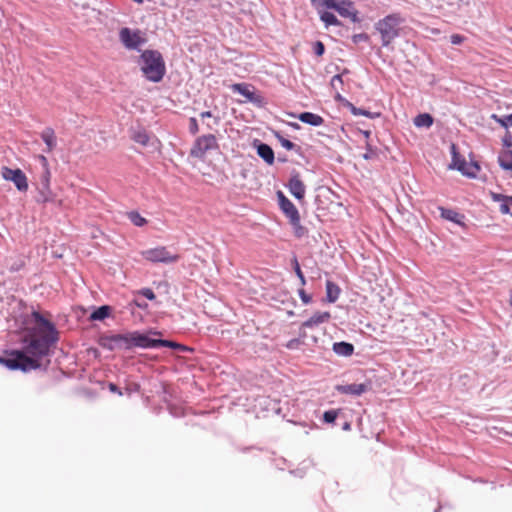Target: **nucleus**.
Here are the masks:
<instances>
[{"instance_id":"38","label":"nucleus","mask_w":512,"mask_h":512,"mask_svg":"<svg viewBox=\"0 0 512 512\" xmlns=\"http://www.w3.org/2000/svg\"><path fill=\"white\" fill-rule=\"evenodd\" d=\"M377 156L376 149L372 148L369 144H367L366 152L363 154V158L365 160L374 159Z\"/></svg>"},{"instance_id":"29","label":"nucleus","mask_w":512,"mask_h":512,"mask_svg":"<svg viewBox=\"0 0 512 512\" xmlns=\"http://www.w3.org/2000/svg\"><path fill=\"white\" fill-rule=\"evenodd\" d=\"M353 9H355V5L352 1L350 0H342L338 9H337V12L339 13V15L341 17H344L346 18L347 16H349L351 14V12L353 11Z\"/></svg>"},{"instance_id":"11","label":"nucleus","mask_w":512,"mask_h":512,"mask_svg":"<svg viewBox=\"0 0 512 512\" xmlns=\"http://www.w3.org/2000/svg\"><path fill=\"white\" fill-rule=\"evenodd\" d=\"M370 388L369 384L365 383H353L348 385H337L335 389L341 394H348L354 396H360L363 393L367 392Z\"/></svg>"},{"instance_id":"14","label":"nucleus","mask_w":512,"mask_h":512,"mask_svg":"<svg viewBox=\"0 0 512 512\" xmlns=\"http://www.w3.org/2000/svg\"><path fill=\"white\" fill-rule=\"evenodd\" d=\"M257 148V154L260 158H262L267 164L272 165L275 161L274 151L266 143L258 142L255 144Z\"/></svg>"},{"instance_id":"39","label":"nucleus","mask_w":512,"mask_h":512,"mask_svg":"<svg viewBox=\"0 0 512 512\" xmlns=\"http://www.w3.org/2000/svg\"><path fill=\"white\" fill-rule=\"evenodd\" d=\"M492 118L494 120H496V122H498L502 127L504 128H508L510 125V122H508L507 118H508V115H505L503 117H499L497 116L496 114H493L492 115Z\"/></svg>"},{"instance_id":"50","label":"nucleus","mask_w":512,"mask_h":512,"mask_svg":"<svg viewBox=\"0 0 512 512\" xmlns=\"http://www.w3.org/2000/svg\"><path fill=\"white\" fill-rule=\"evenodd\" d=\"M503 142H504V145L505 146H512V136H506L504 139H503Z\"/></svg>"},{"instance_id":"28","label":"nucleus","mask_w":512,"mask_h":512,"mask_svg":"<svg viewBox=\"0 0 512 512\" xmlns=\"http://www.w3.org/2000/svg\"><path fill=\"white\" fill-rule=\"evenodd\" d=\"M111 308L107 305L98 307L90 315V319L93 321H102L110 315Z\"/></svg>"},{"instance_id":"56","label":"nucleus","mask_w":512,"mask_h":512,"mask_svg":"<svg viewBox=\"0 0 512 512\" xmlns=\"http://www.w3.org/2000/svg\"><path fill=\"white\" fill-rule=\"evenodd\" d=\"M509 304H510V306L512 307V291H511V293H510V300H509Z\"/></svg>"},{"instance_id":"16","label":"nucleus","mask_w":512,"mask_h":512,"mask_svg":"<svg viewBox=\"0 0 512 512\" xmlns=\"http://www.w3.org/2000/svg\"><path fill=\"white\" fill-rule=\"evenodd\" d=\"M457 170L467 177L475 178L480 170V166L474 161L467 163L466 160H461V164L457 167Z\"/></svg>"},{"instance_id":"41","label":"nucleus","mask_w":512,"mask_h":512,"mask_svg":"<svg viewBox=\"0 0 512 512\" xmlns=\"http://www.w3.org/2000/svg\"><path fill=\"white\" fill-rule=\"evenodd\" d=\"M313 51L315 55L322 56L325 52V46L321 41H316L314 43Z\"/></svg>"},{"instance_id":"52","label":"nucleus","mask_w":512,"mask_h":512,"mask_svg":"<svg viewBox=\"0 0 512 512\" xmlns=\"http://www.w3.org/2000/svg\"><path fill=\"white\" fill-rule=\"evenodd\" d=\"M201 118H207V117H211L212 116V113L210 111H204L200 114Z\"/></svg>"},{"instance_id":"45","label":"nucleus","mask_w":512,"mask_h":512,"mask_svg":"<svg viewBox=\"0 0 512 512\" xmlns=\"http://www.w3.org/2000/svg\"><path fill=\"white\" fill-rule=\"evenodd\" d=\"M464 39H465V37L460 35V34H453L450 37V42L453 45H459V44H461L464 41Z\"/></svg>"},{"instance_id":"20","label":"nucleus","mask_w":512,"mask_h":512,"mask_svg":"<svg viewBox=\"0 0 512 512\" xmlns=\"http://www.w3.org/2000/svg\"><path fill=\"white\" fill-rule=\"evenodd\" d=\"M298 119L305 124L316 127L324 123V119L320 115L312 112H303L299 114Z\"/></svg>"},{"instance_id":"21","label":"nucleus","mask_w":512,"mask_h":512,"mask_svg":"<svg viewBox=\"0 0 512 512\" xmlns=\"http://www.w3.org/2000/svg\"><path fill=\"white\" fill-rule=\"evenodd\" d=\"M333 351L340 356H351L354 352V346L348 342H336L333 344Z\"/></svg>"},{"instance_id":"25","label":"nucleus","mask_w":512,"mask_h":512,"mask_svg":"<svg viewBox=\"0 0 512 512\" xmlns=\"http://www.w3.org/2000/svg\"><path fill=\"white\" fill-rule=\"evenodd\" d=\"M342 0H311L312 5L319 10V8L334 9L337 11Z\"/></svg>"},{"instance_id":"2","label":"nucleus","mask_w":512,"mask_h":512,"mask_svg":"<svg viewBox=\"0 0 512 512\" xmlns=\"http://www.w3.org/2000/svg\"><path fill=\"white\" fill-rule=\"evenodd\" d=\"M149 336L139 331L112 334L101 338V346L110 351L130 350L134 347L149 348Z\"/></svg>"},{"instance_id":"9","label":"nucleus","mask_w":512,"mask_h":512,"mask_svg":"<svg viewBox=\"0 0 512 512\" xmlns=\"http://www.w3.org/2000/svg\"><path fill=\"white\" fill-rule=\"evenodd\" d=\"M278 204L282 212L289 219L291 225H298L300 215L295 205L284 195L282 191L277 192Z\"/></svg>"},{"instance_id":"37","label":"nucleus","mask_w":512,"mask_h":512,"mask_svg":"<svg viewBox=\"0 0 512 512\" xmlns=\"http://www.w3.org/2000/svg\"><path fill=\"white\" fill-rule=\"evenodd\" d=\"M370 39L367 33H359L352 36V41L354 44H358L360 42H368Z\"/></svg>"},{"instance_id":"15","label":"nucleus","mask_w":512,"mask_h":512,"mask_svg":"<svg viewBox=\"0 0 512 512\" xmlns=\"http://www.w3.org/2000/svg\"><path fill=\"white\" fill-rule=\"evenodd\" d=\"M438 209H439L440 215L443 219L451 221L460 226L464 225L465 216L463 214H460L453 209H448V208H444V207H439Z\"/></svg>"},{"instance_id":"54","label":"nucleus","mask_w":512,"mask_h":512,"mask_svg":"<svg viewBox=\"0 0 512 512\" xmlns=\"http://www.w3.org/2000/svg\"><path fill=\"white\" fill-rule=\"evenodd\" d=\"M343 429L344 430L350 429V424L349 423H345L344 426H343Z\"/></svg>"},{"instance_id":"46","label":"nucleus","mask_w":512,"mask_h":512,"mask_svg":"<svg viewBox=\"0 0 512 512\" xmlns=\"http://www.w3.org/2000/svg\"><path fill=\"white\" fill-rule=\"evenodd\" d=\"M342 85L343 84V81H342V75L340 74H336L332 77L331 79V86L335 89H337V85Z\"/></svg>"},{"instance_id":"22","label":"nucleus","mask_w":512,"mask_h":512,"mask_svg":"<svg viewBox=\"0 0 512 512\" xmlns=\"http://www.w3.org/2000/svg\"><path fill=\"white\" fill-rule=\"evenodd\" d=\"M232 91L235 93H239L244 96L247 100H254V92L249 89V86L245 83H236L232 85Z\"/></svg>"},{"instance_id":"51","label":"nucleus","mask_w":512,"mask_h":512,"mask_svg":"<svg viewBox=\"0 0 512 512\" xmlns=\"http://www.w3.org/2000/svg\"><path fill=\"white\" fill-rule=\"evenodd\" d=\"M109 389H110V391H112V392H117V393H119L120 395L122 394V393L118 390V387H117L115 384H113V383H110V384H109Z\"/></svg>"},{"instance_id":"24","label":"nucleus","mask_w":512,"mask_h":512,"mask_svg":"<svg viewBox=\"0 0 512 512\" xmlns=\"http://www.w3.org/2000/svg\"><path fill=\"white\" fill-rule=\"evenodd\" d=\"M320 19L324 22L326 27L329 26H340L342 23L338 18L331 12L318 10Z\"/></svg>"},{"instance_id":"34","label":"nucleus","mask_w":512,"mask_h":512,"mask_svg":"<svg viewBox=\"0 0 512 512\" xmlns=\"http://www.w3.org/2000/svg\"><path fill=\"white\" fill-rule=\"evenodd\" d=\"M292 265H293V269L295 271L296 276L300 280L301 285L304 286L306 284V279H305V276L300 268V264L296 257H293Z\"/></svg>"},{"instance_id":"47","label":"nucleus","mask_w":512,"mask_h":512,"mask_svg":"<svg viewBox=\"0 0 512 512\" xmlns=\"http://www.w3.org/2000/svg\"><path fill=\"white\" fill-rule=\"evenodd\" d=\"M346 18H349L353 23H360L361 22V18L359 17V12L357 11L356 8L353 9L351 14L349 16H347Z\"/></svg>"},{"instance_id":"57","label":"nucleus","mask_w":512,"mask_h":512,"mask_svg":"<svg viewBox=\"0 0 512 512\" xmlns=\"http://www.w3.org/2000/svg\"><path fill=\"white\" fill-rule=\"evenodd\" d=\"M278 160H279V161H281V162H285V161H286V158L279 157V158H278Z\"/></svg>"},{"instance_id":"32","label":"nucleus","mask_w":512,"mask_h":512,"mask_svg":"<svg viewBox=\"0 0 512 512\" xmlns=\"http://www.w3.org/2000/svg\"><path fill=\"white\" fill-rule=\"evenodd\" d=\"M452 163L450 164L451 169H456L461 164V160H465L458 152L455 144L451 145Z\"/></svg>"},{"instance_id":"48","label":"nucleus","mask_w":512,"mask_h":512,"mask_svg":"<svg viewBox=\"0 0 512 512\" xmlns=\"http://www.w3.org/2000/svg\"><path fill=\"white\" fill-rule=\"evenodd\" d=\"M37 159L41 165V170L49 168L48 159L44 155H39Z\"/></svg>"},{"instance_id":"35","label":"nucleus","mask_w":512,"mask_h":512,"mask_svg":"<svg viewBox=\"0 0 512 512\" xmlns=\"http://www.w3.org/2000/svg\"><path fill=\"white\" fill-rule=\"evenodd\" d=\"M51 172L49 168L41 170L37 185H50Z\"/></svg>"},{"instance_id":"43","label":"nucleus","mask_w":512,"mask_h":512,"mask_svg":"<svg viewBox=\"0 0 512 512\" xmlns=\"http://www.w3.org/2000/svg\"><path fill=\"white\" fill-rule=\"evenodd\" d=\"M298 294L304 304H309L312 301L311 296L304 289H299Z\"/></svg>"},{"instance_id":"10","label":"nucleus","mask_w":512,"mask_h":512,"mask_svg":"<svg viewBox=\"0 0 512 512\" xmlns=\"http://www.w3.org/2000/svg\"><path fill=\"white\" fill-rule=\"evenodd\" d=\"M287 187L289 189V192L297 200L304 199V196L306 193V187H305L303 181L301 180L299 173L295 172L294 174L291 175L289 182L287 184Z\"/></svg>"},{"instance_id":"31","label":"nucleus","mask_w":512,"mask_h":512,"mask_svg":"<svg viewBox=\"0 0 512 512\" xmlns=\"http://www.w3.org/2000/svg\"><path fill=\"white\" fill-rule=\"evenodd\" d=\"M128 219L137 227L144 226L147 221L137 211H131L127 213Z\"/></svg>"},{"instance_id":"40","label":"nucleus","mask_w":512,"mask_h":512,"mask_svg":"<svg viewBox=\"0 0 512 512\" xmlns=\"http://www.w3.org/2000/svg\"><path fill=\"white\" fill-rule=\"evenodd\" d=\"M189 131L193 135H195L199 132V125H198L196 118H194V117H191L189 119Z\"/></svg>"},{"instance_id":"3","label":"nucleus","mask_w":512,"mask_h":512,"mask_svg":"<svg viewBox=\"0 0 512 512\" xmlns=\"http://www.w3.org/2000/svg\"><path fill=\"white\" fill-rule=\"evenodd\" d=\"M139 65L144 77L154 83L160 82L166 73L164 59L157 50L142 51Z\"/></svg>"},{"instance_id":"59","label":"nucleus","mask_w":512,"mask_h":512,"mask_svg":"<svg viewBox=\"0 0 512 512\" xmlns=\"http://www.w3.org/2000/svg\"><path fill=\"white\" fill-rule=\"evenodd\" d=\"M435 512H439V508L435 510Z\"/></svg>"},{"instance_id":"53","label":"nucleus","mask_w":512,"mask_h":512,"mask_svg":"<svg viewBox=\"0 0 512 512\" xmlns=\"http://www.w3.org/2000/svg\"><path fill=\"white\" fill-rule=\"evenodd\" d=\"M507 120L508 122H510V125L512 126V113L508 115Z\"/></svg>"},{"instance_id":"42","label":"nucleus","mask_w":512,"mask_h":512,"mask_svg":"<svg viewBox=\"0 0 512 512\" xmlns=\"http://www.w3.org/2000/svg\"><path fill=\"white\" fill-rule=\"evenodd\" d=\"M141 295H143L144 297H146L147 299L149 300H154L155 299V293L153 292L152 289L150 288H143L140 290L139 292Z\"/></svg>"},{"instance_id":"4","label":"nucleus","mask_w":512,"mask_h":512,"mask_svg":"<svg viewBox=\"0 0 512 512\" xmlns=\"http://www.w3.org/2000/svg\"><path fill=\"white\" fill-rule=\"evenodd\" d=\"M404 21L400 13H391L375 23L374 28L380 34L383 47L389 46L399 36V26Z\"/></svg>"},{"instance_id":"17","label":"nucleus","mask_w":512,"mask_h":512,"mask_svg":"<svg viewBox=\"0 0 512 512\" xmlns=\"http://www.w3.org/2000/svg\"><path fill=\"white\" fill-rule=\"evenodd\" d=\"M54 193L52 192L50 185H37V195L35 200L37 203H47L54 200Z\"/></svg>"},{"instance_id":"58","label":"nucleus","mask_w":512,"mask_h":512,"mask_svg":"<svg viewBox=\"0 0 512 512\" xmlns=\"http://www.w3.org/2000/svg\"><path fill=\"white\" fill-rule=\"evenodd\" d=\"M293 126L296 127V128L299 127L298 123L293 124Z\"/></svg>"},{"instance_id":"13","label":"nucleus","mask_w":512,"mask_h":512,"mask_svg":"<svg viewBox=\"0 0 512 512\" xmlns=\"http://www.w3.org/2000/svg\"><path fill=\"white\" fill-rule=\"evenodd\" d=\"M158 347H169L174 350L178 351H189L190 349L177 342H173L170 340H164V339H152L149 338V348H158Z\"/></svg>"},{"instance_id":"5","label":"nucleus","mask_w":512,"mask_h":512,"mask_svg":"<svg viewBox=\"0 0 512 512\" xmlns=\"http://www.w3.org/2000/svg\"><path fill=\"white\" fill-rule=\"evenodd\" d=\"M119 40L128 50L141 51V47L146 43L144 34L139 29L123 27L119 31Z\"/></svg>"},{"instance_id":"49","label":"nucleus","mask_w":512,"mask_h":512,"mask_svg":"<svg viewBox=\"0 0 512 512\" xmlns=\"http://www.w3.org/2000/svg\"><path fill=\"white\" fill-rule=\"evenodd\" d=\"M294 228H295V234L297 237H302L305 233V228L300 224V222L298 223V225H292Z\"/></svg>"},{"instance_id":"30","label":"nucleus","mask_w":512,"mask_h":512,"mask_svg":"<svg viewBox=\"0 0 512 512\" xmlns=\"http://www.w3.org/2000/svg\"><path fill=\"white\" fill-rule=\"evenodd\" d=\"M498 163L504 170H512V153H505L498 157Z\"/></svg>"},{"instance_id":"1","label":"nucleus","mask_w":512,"mask_h":512,"mask_svg":"<svg viewBox=\"0 0 512 512\" xmlns=\"http://www.w3.org/2000/svg\"><path fill=\"white\" fill-rule=\"evenodd\" d=\"M32 318L38 324L28 328L22 337V349L12 350L0 358V363L10 370L29 372L37 369H47L52 347L58 342L59 336L55 325L44 318L39 312L33 311Z\"/></svg>"},{"instance_id":"7","label":"nucleus","mask_w":512,"mask_h":512,"mask_svg":"<svg viewBox=\"0 0 512 512\" xmlns=\"http://www.w3.org/2000/svg\"><path fill=\"white\" fill-rule=\"evenodd\" d=\"M218 148L216 137L212 134H207L198 137L191 150L190 155L195 158L203 159L206 152Z\"/></svg>"},{"instance_id":"19","label":"nucleus","mask_w":512,"mask_h":512,"mask_svg":"<svg viewBox=\"0 0 512 512\" xmlns=\"http://www.w3.org/2000/svg\"><path fill=\"white\" fill-rule=\"evenodd\" d=\"M132 139L144 146V147H147V146H150V145H153L154 144V140L155 138L152 137L146 130L144 129H139V130H136L133 132L132 134Z\"/></svg>"},{"instance_id":"18","label":"nucleus","mask_w":512,"mask_h":512,"mask_svg":"<svg viewBox=\"0 0 512 512\" xmlns=\"http://www.w3.org/2000/svg\"><path fill=\"white\" fill-rule=\"evenodd\" d=\"M40 136H41V139L43 140V142L46 144V147H47L46 151L47 152L53 151L57 145V138H56L54 130L51 127H46L41 132Z\"/></svg>"},{"instance_id":"26","label":"nucleus","mask_w":512,"mask_h":512,"mask_svg":"<svg viewBox=\"0 0 512 512\" xmlns=\"http://www.w3.org/2000/svg\"><path fill=\"white\" fill-rule=\"evenodd\" d=\"M346 107L349 108V110L351 111V113L355 116H366L368 118H371V119H374L376 117H379L380 116V113H374V112H370L368 110H365V109H362V108H357L356 106H354L352 103H350L349 101H346Z\"/></svg>"},{"instance_id":"44","label":"nucleus","mask_w":512,"mask_h":512,"mask_svg":"<svg viewBox=\"0 0 512 512\" xmlns=\"http://www.w3.org/2000/svg\"><path fill=\"white\" fill-rule=\"evenodd\" d=\"M510 206H512L510 202L503 201L500 203L499 210L504 215L510 214Z\"/></svg>"},{"instance_id":"27","label":"nucleus","mask_w":512,"mask_h":512,"mask_svg":"<svg viewBox=\"0 0 512 512\" xmlns=\"http://www.w3.org/2000/svg\"><path fill=\"white\" fill-rule=\"evenodd\" d=\"M413 123L416 127H419V128H421V127L429 128L433 124V117L428 113L418 114L414 118Z\"/></svg>"},{"instance_id":"55","label":"nucleus","mask_w":512,"mask_h":512,"mask_svg":"<svg viewBox=\"0 0 512 512\" xmlns=\"http://www.w3.org/2000/svg\"><path fill=\"white\" fill-rule=\"evenodd\" d=\"M370 134H371V132H370V131H365V132H364V136H365L366 138H369Z\"/></svg>"},{"instance_id":"8","label":"nucleus","mask_w":512,"mask_h":512,"mask_svg":"<svg viewBox=\"0 0 512 512\" xmlns=\"http://www.w3.org/2000/svg\"><path fill=\"white\" fill-rule=\"evenodd\" d=\"M2 177L7 181L13 182L20 192H25L28 190V180L25 173L21 169L3 167Z\"/></svg>"},{"instance_id":"6","label":"nucleus","mask_w":512,"mask_h":512,"mask_svg":"<svg viewBox=\"0 0 512 512\" xmlns=\"http://www.w3.org/2000/svg\"><path fill=\"white\" fill-rule=\"evenodd\" d=\"M141 255L145 260L152 263L171 264L177 262L179 259L178 254L172 253L164 246L144 250L141 252Z\"/></svg>"},{"instance_id":"23","label":"nucleus","mask_w":512,"mask_h":512,"mask_svg":"<svg viewBox=\"0 0 512 512\" xmlns=\"http://www.w3.org/2000/svg\"><path fill=\"white\" fill-rule=\"evenodd\" d=\"M340 295V288L337 284L332 281L326 282V297L330 303H334L337 301Z\"/></svg>"},{"instance_id":"33","label":"nucleus","mask_w":512,"mask_h":512,"mask_svg":"<svg viewBox=\"0 0 512 512\" xmlns=\"http://www.w3.org/2000/svg\"><path fill=\"white\" fill-rule=\"evenodd\" d=\"M275 137L283 148L287 150H295L297 148V146L293 142L282 136L280 132H275Z\"/></svg>"},{"instance_id":"12","label":"nucleus","mask_w":512,"mask_h":512,"mask_svg":"<svg viewBox=\"0 0 512 512\" xmlns=\"http://www.w3.org/2000/svg\"><path fill=\"white\" fill-rule=\"evenodd\" d=\"M331 315L329 312H316L314 313L309 319L304 321L302 323V328H314L319 326L320 324H323L325 322H328Z\"/></svg>"},{"instance_id":"36","label":"nucleus","mask_w":512,"mask_h":512,"mask_svg":"<svg viewBox=\"0 0 512 512\" xmlns=\"http://www.w3.org/2000/svg\"><path fill=\"white\" fill-rule=\"evenodd\" d=\"M338 416V412L336 410H328L323 414V420L326 423H334Z\"/></svg>"}]
</instances>
